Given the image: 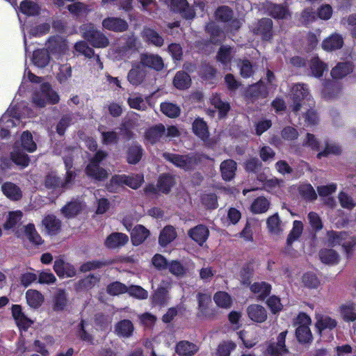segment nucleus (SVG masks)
I'll list each match as a JSON object with an SVG mask.
<instances>
[{"instance_id": "1", "label": "nucleus", "mask_w": 356, "mask_h": 356, "mask_svg": "<svg viewBox=\"0 0 356 356\" xmlns=\"http://www.w3.org/2000/svg\"><path fill=\"white\" fill-rule=\"evenodd\" d=\"M32 99L36 106L42 108L47 104H57L60 97L58 93L52 89L50 84L44 82L38 88H35Z\"/></svg>"}, {"instance_id": "2", "label": "nucleus", "mask_w": 356, "mask_h": 356, "mask_svg": "<svg viewBox=\"0 0 356 356\" xmlns=\"http://www.w3.org/2000/svg\"><path fill=\"white\" fill-rule=\"evenodd\" d=\"M80 31L83 37L94 47L104 48L109 44L107 37L102 31L96 29L93 24H83Z\"/></svg>"}, {"instance_id": "3", "label": "nucleus", "mask_w": 356, "mask_h": 356, "mask_svg": "<svg viewBox=\"0 0 356 356\" xmlns=\"http://www.w3.org/2000/svg\"><path fill=\"white\" fill-rule=\"evenodd\" d=\"M64 162L67 170V175L65 181H61L54 175H50L47 176L45 181L47 187L54 188L58 189L60 191V188L63 191L68 188L71 186L72 179L75 177V174L71 170L72 167V159L71 158L64 157Z\"/></svg>"}, {"instance_id": "4", "label": "nucleus", "mask_w": 356, "mask_h": 356, "mask_svg": "<svg viewBox=\"0 0 356 356\" xmlns=\"http://www.w3.org/2000/svg\"><path fill=\"white\" fill-rule=\"evenodd\" d=\"M143 181V176L136 175L127 176L125 175H115L111 179L108 189L112 192L118 191V187L122 185H127L133 189H137L140 186Z\"/></svg>"}, {"instance_id": "5", "label": "nucleus", "mask_w": 356, "mask_h": 356, "mask_svg": "<svg viewBox=\"0 0 356 356\" xmlns=\"http://www.w3.org/2000/svg\"><path fill=\"white\" fill-rule=\"evenodd\" d=\"M106 154L103 151H98L95 156L90 160V163L87 165L86 168V174L96 179V180H103L106 179L108 173V172L101 168L99 163L106 157Z\"/></svg>"}, {"instance_id": "6", "label": "nucleus", "mask_w": 356, "mask_h": 356, "mask_svg": "<svg viewBox=\"0 0 356 356\" xmlns=\"http://www.w3.org/2000/svg\"><path fill=\"white\" fill-rule=\"evenodd\" d=\"M328 242L332 245H341L348 257L351 254L352 248L356 245V236L348 241H345L347 237L346 232L330 231L327 232Z\"/></svg>"}, {"instance_id": "7", "label": "nucleus", "mask_w": 356, "mask_h": 356, "mask_svg": "<svg viewBox=\"0 0 356 356\" xmlns=\"http://www.w3.org/2000/svg\"><path fill=\"white\" fill-rule=\"evenodd\" d=\"M312 321L310 317L305 313H300L297 318L298 327L296 329V337L300 342L308 343L312 339V334L309 329Z\"/></svg>"}, {"instance_id": "8", "label": "nucleus", "mask_w": 356, "mask_h": 356, "mask_svg": "<svg viewBox=\"0 0 356 356\" xmlns=\"http://www.w3.org/2000/svg\"><path fill=\"white\" fill-rule=\"evenodd\" d=\"M21 120L16 115L14 108H9L0 119V136L6 138L10 134L9 129L19 126Z\"/></svg>"}, {"instance_id": "9", "label": "nucleus", "mask_w": 356, "mask_h": 356, "mask_svg": "<svg viewBox=\"0 0 356 356\" xmlns=\"http://www.w3.org/2000/svg\"><path fill=\"white\" fill-rule=\"evenodd\" d=\"M291 96L293 99V110L294 112L300 110L301 107L300 101L306 99L311 102L309 90L305 84H295L291 88Z\"/></svg>"}, {"instance_id": "10", "label": "nucleus", "mask_w": 356, "mask_h": 356, "mask_svg": "<svg viewBox=\"0 0 356 356\" xmlns=\"http://www.w3.org/2000/svg\"><path fill=\"white\" fill-rule=\"evenodd\" d=\"M123 225L127 231L131 232V240L134 245L142 244L150 234V232L143 225H138L131 229V225L125 220Z\"/></svg>"}, {"instance_id": "11", "label": "nucleus", "mask_w": 356, "mask_h": 356, "mask_svg": "<svg viewBox=\"0 0 356 356\" xmlns=\"http://www.w3.org/2000/svg\"><path fill=\"white\" fill-rule=\"evenodd\" d=\"M163 157L173 163L175 166L184 170L193 168L195 165V159L188 155H179L170 153H164Z\"/></svg>"}, {"instance_id": "12", "label": "nucleus", "mask_w": 356, "mask_h": 356, "mask_svg": "<svg viewBox=\"0 0 356 356\" xmlns=\"http://www.w3.org/2000/svg\"><path fill=\"white\" fill-rule=\"evenodd\" d=\"M266 227L270 236L277 239L284 231L285 223L281 220L278 213H276L266 219Z\"/></svg>"}, {"instance_id": "13", "label": "nucleus", "mask_w": 356, "mask_h": 356, "mask_svg": "<svg viewBox=\"0 0 356 356\" xmlns=\"http://www.w3.org/2000/svg\"><path fill=\"white\" fill-rule=\"evenodd\" d=\"M165 3L172 10L181 13L186 19H191L195 15L194 10L188 6L186 0H165Z\"/></svg>"}, {"instance_id": "14", "label": "nucleus", "mask_w": 356, "mask_h": 356, "mask_svg": "<svg viewBox=\"0 0 356 356\" xmlns=\"http://www.w3.org/2000/svg\"><path fill=\"white\" fill-rule=\"evenodd\" d=\"M102 27L114 32H122L127 29V22L119 17H108L102 21Z\"/></svg>"}, {"instance_id": "15", "label": "nucleus", "mask_w": 356, "mask_h": 356, "mask_svg": "<svg viewBox=\"0 0 356 356\" xmlns=\"http://www.w3.org/2000/svg\"><path fill=\"white\" fill-rule=\"evenodd\" d=\"M236 52V49L235 48L222 45L217 53L216 59L223 65L225 69L231 70L230 63Z\"/></svg>"}, {"instance_id": "16", "label": "nucleus", "mask_w": 356, "mask_h": 356, "mask_svg": "<svg viewBox=\"0 0 356 356\" xmlns=\"http://www.w3.org/2000/svg\"><path fill=\"white\" fill-rule=\"evenodd\" d=\"M287 332H281L277 337L276 345L270 344L266 349V354L270 356H281L287 352L285 347V339Z\"/></svg>"}, {"instance_id": "17", "label": "nucleus", "mask_w": 356, "mask_h": 356, "mask_svg": "<svg viewBox=\"0 0 356 356\" xmlns=\"http://www.w3.org/2000/svg\"><path fill=\"white\" fill-rule=\"evenodd\" d=\"M145 75L146 71L145 67L140 63H135L129 71L127 79L131 84L138 86L143 82Z\"/></svg>"}, {"instance_id": "18", "label": "nucleus", "mask_w": 356, "mask_h": 356, "mask_svg": "<svg viewBox=\"0 0 356 356\" xmlns=\"http://www.w3.org/2000/svg\"><path fill=\"white\" fill-rule=\"evenodd\" d=\"M51 54L54 58L57 60L61 59L68 51V47L66 42L60 38L49 40Z\"/></svg>"}, {"instance_id": "19", "label": "nucleus", "mask_w": 356, "mask_h": 356, "mask_svg": "<svg viewBox=\"0 0 356 356\" xmlns=\"http://www.w3.org/2000/svg\"><path fill=\"white\" fill-rule=\"evenodd\" d=\"M273 22L270 19L264 18L259 21L257 26L253 28L255 34L259 35L265 40L270 39Z\"/></svg>"}, {"instance_id": "20", "label": "nucleus", "mask_w": 356, "mask_h": 356, "mask_svg": "<svg viewBox=\"0 0 356 356\" xmlns=\"http://www.w3.org/2000/svg\"><path fill=\"white\" fill-rule=\"evenodd\" d=\"M54 271L59 277H71L76 275L75 268L70 264L65 263L63 259H56L54 265Z\"/></svg>"}, {"instance_id": "21", "label": "nucleus", "mask_w": 356, "mask_h": 356, "mask_svg": "<svg viewBox=\"0 0 356 356\" xmlns=\"http://www.w3.org/2000/svg\"><path fill=\"white\" fill-rule=\"evenodd\" d=\"M129 241L127 235L120 232L110 234L105 241V245L110 249L118 248L124 245Z\"/></svg>"}, {"instance_id": "22", "label": "nucleus", "mask_w": 356, "mask_h": 356, "mask_svg": "<svg viewBox=\"0 0 356 356\" xmlns=\"http://www.w3.org/2000/svg\"><path fill=\"white\" fill-rule=\"evenodd\" d=\"M12 314L19 329L26 330L33 323V321L22 313V308L18 305L13 306Z\"/></svg>"}, {"instance_id": "23", "label": "nucleus", "mask_w": 356, "mask_h": 356, "mask_svg": "<svg viewBox=\"0 0 356 356\" xmlns=\"http://www.w3.org/2000/svg\"><path fill=\"white\" fill-rule=\"evenodd\" d=\"M12 314L19 329L26 330L33 323V321L22 313V308L18 305L13 306Z\"/></svg>"}, {"instance_id": "24", "label": "nucleus", "mask_w": 356, "mask_h": 356, "mask_svg": "<svg viewBox=\"0 0 356 356\" xmlns=\"http://www.w3.org/2000/svg\"><path fill=\"white\" fill-rule=\"evenodd\" d=\"M134 331V326L132 322L127 319H124L115 325V333L120 337L129 338Z\"/></svg>"}, {"instance_id": "25", "label": "nucleus", "mask_w": 356, "mask_h": 356, "mask_svg": "<svg viewBox=\"0 0 356 356\" xmlns=\"http://www.w3.org/2000/svg\"><path fill=\"white\" fill-rule=\"evenodd\" d=\"M343 44V40L341 35L338 33H334L323 41L322 48L327 51H331L341 48Z\"/></svg>"}, {"instance_id": "26", "label": "nucleus", "mask_w": 356, "mask_h": 356, "mask_svg": "<svg viewBox=\"0 0 356 356\" xmlns=\"http://www.w3.org/2000/svg\"><path fill=\"white\" fill-rule=\"evenodd\" d=\"M267 88L266 86H264L263 82L259 81V83L249 87L245 95L248 99L253 101L256 98H264L267 96Z\"/></svg>"}, {"instance_id": "27", "label": "nucleus", "mask_w": 356, "mask_h": 356, "mask_svg": "<svg viewBox=\"0 0 356 356\" xmlns=\"http://www.w3.org/2000/svg\"><path fill=\"white\" fill-rule=\"evenodd\" d=\"M199 350V347L188 341H181L177 343L175 352L179 356H193Z\"/></svg>"}, {"instance_id": "28", "label": "nucleus", "mask_w": 356, "mask_h": 356, "mask_svg": "<svg viewBox=\"0 0 356 356\" xmlns=\"http://www.w3.org/2000/svg\"><path fill=\"white\" fill-rule=\"evenodd\" d=\"M189 236L200 245H202L209 235L208 228L202 225H197L188 231Z\"/></svg>"}, {"instance_id": "29", "label": "nucleus", "mask_w": 356, "mask_h": 356, "mask_svg": "<svg viewBox=\"0 0 356 356\" xmlns=\"http://www.w3.org/2000/svg\"><path fill=\"white\" fill-rule=\"evenodd\" d=\"M249 318L257 323H262L267 318V313L264 307L259 305H252L247 309Z\"/></svg>"}, {"instance_id": "30", "label": "nucleus", "mask_w": 356, "mask_h": 356, "mask_svg": "<svg viewBox=\"0 0 356 356\" xmlns=\"http://www.w3.org/2000/svg\"><path fill=\"white\" fill-rule=\"evenodd\" d=\"M320 335L326 330H331L337 326V321L327 316H317L315 324Z\"/></svg>"}, {"instance_id": "31", "label": "nucleus", "mask_w": 356, "mask_h": 356, "mask_svg": "<svg viewBox=\"0 0 356 356\" xmlns=\"http://www.w3.org/2000/svg\"><path fill=\"white\" fill-rule=\"evenodd\" d=\"M171 287V282L168 280L163 282L162 284L153 296V302L158 305H164L168 300V289Z\"/></svg>"}, {"instance_id": "32", "label": "nucleus", "mask_w": 356, "mask_h": 356, "mask_svg": "<svg viewBox=\"0 0 356 356\" xmlns=\"http://www.w3.org/2000/svg\"><path fill=\"white\" fill-rule=\"evenodd\" d=\"M140 63L145 68V67H148L156 70H160L163 67L161 58L156 55H142Z\"/></svg>"}, {"instance_id": "33", "label": "nucleus", "mask_w": 356, "mask_h": 356, "mask_svg": "<svg viewBox=\"0 0 356 356\" xmlns=\"http://www.w3.org/2000/svg\"><path fill=\"white\" fill-rule=\"evenodd\" d=\"M165 134V129L163 124H158L149 128L145 132V140L147 143L154 144L159 141Z\"/></svg>"}, {"instance_id": "34", "label": "nucleus", "mask_w": 356, "mask_h": 356, "mask_svg": "<svg viewBox=\"0 0 356 356\" xmlns=\"http://www.w3.org/2000/svg\"><path fill=\"white\" fill-rule=\"evenodd\" d=\"M177 237V232L174 227L171 225L165 226L160 232L159 237V243L162 247H165Z\"/></svg>"}, {"instance_id": "35", "label": "nucleus", "mask_w": 356, "mask_h": 356, "mask_svg": "<svg viewBox=\"0 0 356 356\" xmlns=\"http://www.w3.org/2000/svg\"><path fill=\"white\" fill-rule=\"evenodd\" d=\"M1 191L4 195L11 200H18L22 197L20 188L12 182H6L1 186Z\"/></svg>"}, {"instance_id": "36", "label": "nucleus", "mask_w": 356, "mask_h": 356, "mask_svg": "<svg viewBox=\"0 0 356 356\" xmlns=\"http://www.w3.org/2000/svg\"><path fill=\"white\" fill-rule=\"evenodd\" d=\"M50 55L47 49H38L33 52L32 61L38 67L43 68L50 63Z\"/></svg>"}, {"instance_id": "37", "label": "nucleus", "mask_w": 356, "mask_h": 356, "mask_svg": "<svg viewBox=\"0 0 356 356\" xmlns=\"http://www.w3.org/2000/svg\"><path fill=\"white\" fill-rule=\"evenodd\" d=\"M42 225L49 234L54 235L59 232L61 222L54 215H48L42 220Z\"/></svg>"}, {"instance_id": "38", "label": "nucleus", "mask_w": 356, "mask_h": 356, "mask_svg": "<svg viewBox=\"0 0 356 356\" xmlns=\"http://www.w3.org/2000/svg\"><path fill=\"white\" fill-rule=\"evenodd\" d=\"M236 170V163L231 159L224 161L220 165L222 177L225 181H229L234 177Z\"/></svg>"}, {"instance_id": "39", "label": "nucleus", "mask_w": 356, "mask_h": 356, "mask_svg": "<svg viewBox=\"0 0 356 356\" xmlns=\"http://www.w3.org/2000/svg\"><path fill=\"white\" fill-rule=\"evenodd\" d=\"M353 72L350 63H339L331 70V76L334 79H342Z\"/></svg>"}, {"instance_id": "40", "label": "nucleus", "mask_w": 356, "mask_h": 356, "mask_svg": "<svg viewBox=\"0 0 356 356\" xmlns=\"http://www.w3.org/2000/svg\"><path fill=\"white\" fill-rule=\"evenodd\" d=\"M28 305L33 308L39 307L44 300L43 296L37 290L29 289L26 293Z\"/></svg>"}, {"instance_id": "41", "label": "nucleus", "mask_w": 356, "mask_h": 356, "mask_svg": "<svg viewBox=\"0 0 356 356\" xmlns=\"http://www.w3.org/2000/svg\"><path fill=\"white\" fill-rule=\"evenodd\" d=\"M319 257L321 261L326 264L334 265L339 262V254L333 250L324 249L319 252Z\"/></svg>"}, {"instance_id": "42", "label": "nucleus", "mask_w": 356, "mask_h": 356, "mask_svg": "<svg viewBox=\"0 0 356 356\" xmlns=\"http://www.w3.org/2000/svg\"><path fill=\"white\" fill-rule=\"evenodd\" d=\"M194 134L202 140L209 137L208 127L206 122L201 118H197L193 124Z\"/></svg>"}, {"instance_id": "43", "label": "nucleus", "mask_w": 356, "mask_h": 356, "mask_svg": "<svg viewBox=\"0 0 356 356\" xmlns=\"http://www.w3.org/2000/svg\"><path fill=\"white\" fill-rule=\"evenodd\" d=\"M144 38L149 42L156 47H161L163 44V39L154 30L149 28H145L143 31Z\"/></svg>"}, {"instance_id": "44", "label": "nucleus", "mask_w": 356, "mask_h": 356, "mask_svg": "<svg viewBox=\"0 0 356 356\" xmlns=\"http://www.w3.org/2000/svg\"><path fill=\"white\" fill-rule=\"evenodd\" d=\"M20 145L24 149L29 152H33L37 148V145L33 140L32 134L28 131H24L21 135Z\"/></svg>"}, {"instance_id": "45", "label": "nucleus", "mask_w": 356, "mask_h": 356, "mask_svg": "<svg viewBox=\"0 0 356 356\" xmlns=\"http://www.w3.org/2000/svg\"><path fill=\"white\" fill-rule=\"evenodd\" d=\"M250 290L258 298L263 299L270 293V286L264 282H256L251 286Z\"/></svg>"}, {"instance_id": "46", "label": "nucleus", "mask_w": 356, "mask_h": 356, "mask_svg": "<svg viewBox=\"0 0 356 356\" xmlns=\"http://www.w3.org/2000/svg\"><path fill=\"white\" fill-rule=\"evenodd\" d=\"M268 10L270 15L275 19H286L290 15L287 8L282 5L271 4Z\"/></svg>"}, {"instance_id": "47", "label": "nucleus", "mask_w": 356, "mask_h": 356, "mask_svg": "<svg viewBox=\"0 0 356 356\" xmlns=\"http://www.w3.org/2000/svg\"><path fill=\"white\" fill-rule=\"evenodd\" d=\"M19 10L24 15L33 16L38 14L39 6L33 1L30 0H24L21 2Z\"/></svg>"}, {"instance_id": "48", "label": "nucleus", "mask_w": 356, "mask_h": 356, "mask_svg": "<svg viewBox=\"0 0 356 356\" xmlns=\"http://www.w3.org/2000/svg\"><path fill=\"white\" fill-rule=\"evenodd\" d=\"M269 201L263 197H259L254 200L251 205V211L254 213H263L269 209Z\"/></svg>"}, {"instance_id": "49", "label": "nucleus", "mask_w": 356, "mask_h": 356, "mask_svg": "<svg viewBox=\"0 0 356 356\" xmlns=\"http://www.w3.org/2000/svg\"><path fill=\"white\" fill-rule=\"evenodd\" d=\"M213 300L218 307L227 309L232 305L231 296L225 291H218L215 293Z\"/></svg>"}, {"instance_id": "50", "label": "nucleus", "mask_w": 356, "mask_h": 356, "mask_svg": "<svg viewBox=\"0 0 356 356\" xmlns=\"http://www.w3.org/2000/svg\"><path fill=\"white\" fill-rule=\"evenodd\" d=\"M83 207V206L80 202H70L62 209V213L65 217L72 218L78 214Z\"/></svg>"}, {"instance_id": "51", "label": "nucleus", "mask_w": 356, "mask_h": 356, "mask_svg": "<svg viewBox=\"0 0 356 356\" xmlns=\"http://www.w3.org/2000/svg\"><path fill=\"white\" fill-rule=\"evenodd\" d=\"M175 86L180 90L188 88L191 84V78L188 74L179 72L174 78Z\"/></svg>"}, {"instance_id": "52", "label": "nucleus", "mask_w": 356, "mask_h": 356, "mask_svg": "<svg viewBox=\"0 0 356 356\" xmlns=\"http://www.w3.org/2000/svg\"><path fill=\"white\" fill-rule=\"evenodd\" d=\"M23 213L21 211H14L8 213L6 220L3 224L5 229H10L17 225L22 220Z\"/></svg>"}, {"instance_id": "53", "label": "nucleus", "mask_w": 356, "mask_h": 356, "mask_svg": "<svg viewBox=\"0 0 356 356\" xmlns=\"http://www.w3.org/2000/svg\"><path fill=\"white\" fill-rule=\"evenodd\" d=\"M310 69L312 75L319 78L323 76L324 71L327 69V66L318 58L315 57L311 60Z\"/></svg>"}, {"instance_id": "54", "label": "nucleus", "mask_w": 356, "mask_h": 356, "mask_svg": "<svg viewBox=\"0 0 356 356\" xmlns=\"http://www.w3.org/2000/svg\"><path fill=\"white\" fill-rule=\"evenodd\" d=\"M174 184L175 179L172 176L168 175H162L160 177L158 183L159 191L163 193H167L170 191V188Z\"/></svg>"}, {"instance_id": "55", "label": "nucleus", "mask_w": 356, "mask_h": 356, "mask_svg": "<svg viewBox=\"0 0 356 356\" xmlns=\"http://www.w3.org/2000/svg\"><path fill=\"white\" fill-rule=\"evenodd\" d=\"M325 149L318 154L317 156L318 159L330 154H339L341 152V147L334 142L325 141Z\"/></svg>"}, {"instance_id": "56", "label": "nucleus", "mask_w": 356, "mask_h": 356, "mask_svg": "<svg viewBox=\"0 0 356 356\" xmlns=\"http://www.w3.org/2000/svg\"><path fill=\"white\" fill-rule=\"evenodd\" d=\"M11 159L16 165L21 168H26L29 165V158L28 155L19 149H15L11 153Z\"/></svg>"}, {"instance_id": "57", "label": "nucleus", "mask_w": 356, "mask_h": 356, "mask_svg": "<svg viewBox=\"0 0 356 356\" xmlns=\"http://www.w3.org/2000/svg\"><path fill=\"white\" fill-rule=\"evenodd\" d=\"M24 232L28 239L35 245L42 243V238L37 232L33 224L30 223L24 227Z\"/></svg>"}, {"instance_id": "58", "label": "nucleus", "mask_w": 356, "mask_h": 356, "mask_svg": "<svg viewBox=\"0 0 356 356\" xmlns=\"http://www.w3.org/2000/svg\"><path fill=\"white\" fill-rule=\"evenodd\" d=\"M128 103L131 108L140 111H144L147 108V102L142 96L138 94H133L128 99Z\"/></svg>"}, {"instance_id": "59", "label": "nucleus", "mask_w": 356, "mask_h": 356, "mask_svg": "<svg viewBox=\"0 0 356 356\" xmlns=\"http://www.w3.org/2000/svg\"><path fill=\"white\" fill-rule=\"evenodd\" d=\"M211 104L215 106L219 111V115L220 117H224L227 112L229 110V105L226 102H222L220 97L218 95H213L210 99Z\"/></svg>"}, {"instance_id": "60", "label": "nucleus", "mask_w": 356, "mask_h": 356, "mask_svg": "<svg viewBox=\"0 0 356 356\" xmlns=\"http://www.w3.org/2000/svg\"><path fill=\"white\" fill-rule=\"evenodd\" d=\"M298 192L302 197L307 200H314L317 195L311 184H301L298 186Z\"/></svg>"}, {"instance_id": "61", "label": "nucleus", "mask_w": 356, "mask_h": 356, "mask_svg": "<svg viewBox=\"0 0 356 356\" xmlns=\"http://www.w3.org/2000/svg\"><path fill=\"white\" fill-rule=\"evenodd\" d=\"M161 110L163 114L169 118H176L180 113V108L177 105L165 102L161 104Z\"/></svg>"}, {"instance_id": "62", "label": "nucleus", "mask_w": 356, "mask_h": 356, "mask_svg": "<svg viewBox=\"0 0 356 356\" xmlns=\"http://www.w3.org/2000/svg\"><path fill=\"white\" fill-rule=\"evenodd\" d=\"M142 149L139 145L131 146L128 151L127 161L129 163L135 164L141 159Z\"/></svg>"}, {"instance_id": "63", "label": "nucleus", "mask_w": 356, "mask_h": 356, "mask_svg": "<svg viewBox=\"0 0 356 356\" xmlns=\"http://www.w3.org/2000/svg\"><path fill=\"white\" fill-rule=\"evenodd\" d=\"M99 280V277L98 276L90 275L79 282L78 289L84 290L90 289L95 286Z\"/></svg>"}, {"instance_id": "64", "label": "nucleus", "mask_w": 356, "mask_h": 356, "mask_svg": "<svg viewBox=\"0 0 356 356\" xmlns=\"http://www.w3.org/2000/svg\"><path fill=\"white\" fill-rule=\"evenodd\" d=\"M236 344L231 341H223L219 344L217 349V356H229L231 351L234 350Z\"/></svg>"}]
</instances>
